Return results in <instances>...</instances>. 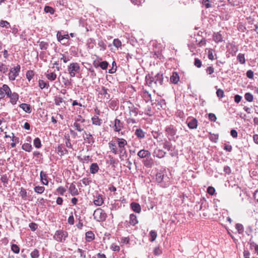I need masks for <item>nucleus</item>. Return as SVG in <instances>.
Returning <instances> with one entry per match:
<instances>
[{"label":"nucleus","instance_id":"obj_1","mask_svg":"<svg viewBox=\"0 0 258 258\" xmlns=\"http://www.w3.org/2000/svg\"><path fill=\"white\" fill-rule=\"evenodd\" d=\"M123 107L125 110V118L127 124L131 125L137 124L139 121L137 118L139 111L138 108L130 101L123 102Z\"/></svg>","mask_w":258,"mask_h":258},{"label":"nucleus","instance_id":"obj_2","mask_svg":"<svg viewBox=\"0 0 258 258\" xmlns=\"http://www.w3.org/2000/svg\"><path fill=\"white\" fill-rule=\"evenodd\" d=\"M127 141L123 138H116L115 141H110L108 143L110 151L115 155H118L121 160L123 159L124 156L126 155L125 146Z\"/></svg>","mask_w":258,"mask_h":258},{"label":"nucleus","instance_id":"obj_3","mask_svg":"<svg viewBox=\"0 0 258 258\" xmlns=\"http://www.w3.org/2000/svg\"><path fill=\"white\" fill-rule=\"evenodd\" d=\"M146 81L147 84L151 87H160L163 85V75L158 73L154 77L149 75L146 76Z\"/></svg>","mask_w":258,"mask_h":258},{"label":"nucleus","instance_id":"obj_4","mask_svg":"<svg viewBox=\"0 0 258 258\" xmlns=\"http://www.w3.org/2000/svg\"><path fill=\"white\" fill-rule=\"evenodd\" d=\"M94 219L98 222H102L106 220L107 215L105 212L101 208L95 210L93 213Z\"/></svg>","mask_w":258,"mask_h":258},{"label":"nucleus","instance_id":"obj_5","mask_svg":"<svg viewBox=\"0 0 258 258\" xmlns=\"http://www.w3.org/2000/svg\"><path fill=\"white\" fill-rule=\"evenodd\" d=\"M80 71V67L77 62L71 63L68 68V72L71 77H74Z\"/></svg>","mask_w":258,"mask_h":258},{"label":"nucleus","instance_id":"obj_6","mask_svg":"<svg viewBox=\"0 0 258 258\" xmlns=\"http://www.w3.org/2000/svg\"><path fill=\"white\" fill-rule=\"evenodd\" d=\"M68 236V234L67 231L60 230L55 232L53 238L58 242H63Z\"/></svg>","mask_w":258,"mask_h":258},{"label":"nucleus","instance_id":"obj_7","mask_svg":"<svg viewBox=\"0 0 258 258\" xmlns=\"http://www.w3.org/2000/svg\"><path fill=\"white\" fill-rule=\"evenodd\" d=\"M20 70V66L18 64L16 67L12 68L9 74L10 80L14 81L17 76L19 75V72Z\"/></svg>","mask_w":258,"mask_h":258},{"label":"nucleus","instance_id":"obj_8","mask_svg":"<svg viewBox=\"0 0 258 258\" xmlns=\"http://www.w3.org/2000/svg\"><path fill=\"white\" fill-rule=\"evenodd\" d=\"M11 93V89L6 84L0 87V99L4 98L6 95H9Z\"/></svg>","mask_w":258,"mask_h":258},{"label":"nucleus","instance_id":"obj_9","mask_svg":"<svg viewBox=\"0 0 258 258\" xmlns=\"http://www.w3.org/2000/svg\"><path fill=\"white\" fill-rule=\"evenodd\" d=\"M188 127L190 129H196L198 126V120L195 118L188 119L187 120Z\"/></svg>","mask_w":258,"mask_h":258},{"label":"nucleus","instance_id":"obj_10","mask_svg":"<svg viewBox=\"0 0 258 258\" xmlns=\"http://www.w3.org/2000/svg\"><path fill=\"white\" fill-rule=\"evenodd\" d=\"M83 138L84 141L89 144L92 145L94 143V139L90 133L84 132Z\"/></svg>","mask_w":258,"mask_h":258},{"label":"nucleus","instance_id":"obj_11","mask_svg":"<svg viewBox=\"0 0 258 258\" xmlns=\"http://www.w3.org/2000/svg\"><path fill=\"white\" fill-rule=\"evenodd\" d=\"M123 123L119 119L116 118L114 120L113 126L114 130L116 132H119L123 128Z\"/></svg>","mask_w":258,"mask_h":258},{"label":"nucleus","instance_id":"obj_12","mask_svg":"<svg viewBox=\"0 0 258 258\" xmlns=\"http://www.w3.org/2000/svg\"><path fill=\"white\" fill-rule=\"evenodd\" d=\"M7 97L10 98V102L12 104H16L19 99V95L16 92L12 93L11 92Z\"/></svg>","mask_w":258,"mask_h":258},{"label":"nucleus","instance_id":"obj_13","mask_svg":"<svg viewBox=\"0 0 258 258\" xmlns=\"http://www.w3.org/2000/svg\"><path fill=\"white\" fill-rule=\"evenodd\" d=\"M138 156L141 158H147L151 156V153L148 150H141L138 152Z\"/></svg>","mask_w":258,"mask_h":258},{"label":"nucleus","instance_id":"obj_14","mask_svg":"<svg viewBox=\"0 0 258 258\" xmlns=\"http://www.w3.org/2000/svg\"><path fill=\"white\" fill-rule=\"evenodd\" d=\"M166 152L162 149L156 148L154 152V156L158 158H162L165 156Z\"/></svg>","mask_w":258,"mask_h":258},{"label":"nucleus","instance_id":"obj_15","mask_svg":"<svg viewBox=\"0 0 258 258\" xmlns=\"http://www.w3.org/2000/svg\"><path fill=\"white\" fill-rule=\"evenodd\" d=\"M69 191L72 196H77L79 194L78 189L74 183H71L69 187Z\"/></svg>","mask_w":258,"mask_h":258},{"label":"nucleus","instance_id":"obj_16","mask_svg":"<svg viewBox=\"0 0 258 258\" xmlns=\"http://www.w3.org/2000/svg\"><path fill=\"white\" fill-rule=\"evenodd\" d=\"M73 127L75 128L76 130L79 132H81L84 131L85 128V125L83 124V123L74 122L73 124Z\"/></svg>","mask_w":258,"mask_h":258},{"label":"nucleus","instance_id":"obj_17","mask_svg":"<svg viewBox=\"0 0 258 258\" xmlns=\"http://www.w3.org/2000/svg\"><path fill=\"white\" fill-rule=\"evenodd\" d=\"M132 209L135 212L139 213L141 211L140 205L137 203L133 202L131 204Z\"/></svg>","mask_w":258,"mask_h":258},{"label":"nucleus","instance_id":"obj_18","mask_svg":"<svg viewBox=\"0 0 258 258\" xmlns=\"http://www.w3.org/2000/svg\"><path fill=\"white\" fill-rule=\"evenodd\" d=\"M92 123L94 125L100 126L102 124V119L99 118L98 116L94 115L92 117Z\"/></svg>","mask_w":258,"mask_h":258},{"label":"nucleus","instance_id":"obj_19","mask_svg":"<svg viewBox=\"0 0 258 258\" xmlns=\"http://www.w3.org/2000/svg\"><path fill=\"white\" fill-rule=\"evenodd\" d=\"M40 179L42 183L44 185H47L48 181L47 179V176L46 174L43 171L40 172Z\"/></svg>","mask_w":258,"mask_h":258},{"label":"nucleus","instance_id":"obj_20","mask_svg":"<svg viewBox=\"0 0 258 258\" xmlns=\"http://www.w3.org/2000/svg\"><path fill=\"white\" fill-rule=\"evenodd\" d=\"M179 81L178 74L176 72H173L172 75L170 77V81L175 84H177Z\"/></svg>","mask_w":258,"mask_h":258},{"label":"nucleus","instance_id":"obj_21","mask_svg":"<svg viewBox=\"0 0 258 258\" xmlns=\"http://www.w3.org/2000/svg\"><path fill=\"white\" fill-rule=\"evenodd\" d=\"M57 153L60 155L62 156L64 154H68V150L64 148L62 145H59L57 148Z\"/></svg>","mask_w":258,"mask_h":258},{"label":"nucleus","instance_id":"obj_22","mask_svg":"<svg viewBox=\"0 0 258 258\" xmlns=\"http://www.w3.org/2000/svg\"><path fill=\"white\" fill-rule=\"evenodd\" d=\"M20 107L24 111L27 113H30L32 111L31 106L29 104L26 103H22L19 105Z\"/></svg>","mask_w":258,"mask_h":258},{"label":"nucleus","instance_id":"obj_23","mask_svg":"<svg viewBox=\"0 0 258 258\" xmlns=\"http://www.w3.org/2000/svg\"><path fill=\"white\" fill-rule=\"evenodd\" d=\"M98 170L99 166L97 163H94L91 164L90 167V171L91 173L94 174L98 171Z\"/></svg>","mask_w":258,"mask_h":258},{"label":"nucleus","instance_id":"obj_24","mask_svg":"<svg viewBox=\"0 0 258 258\" xmlns=\"http://www.w3.org/2000/svg\"><path fill=\"white\" fill-rule=\"evenodd\" d=\"M166 132L168 135L171 136H174L176 134V131L174 130V127L172 125L169 126L167 127H166Z\"/></svg>","mask_w":258,"mask_h":258},{"label":"nucleus","instance_id":"obj_25","mask_svg":"<svg viewBox=\"0 0 258 258\" xmlns=\"http://www.w3.org/2000/svg\"><path fill=\"white\" fill-rule=\"evenodd\" d=\"M214 40L216 43L220 42L223 41L222 35L219 33H214L213 35Z\"/></svg>","mask_w":258,"mask_h":258},{"label":"nucleus","instance_id":"obj_26","mask_svg":"<svg viewBox=\"0 0 258 258\" xmlns=\"http://www.w3.org/2000/svg\"><path fill=\"white\" fill-rule=\"evenodd\" d=\"M138 222V221L137 220L136 216L135 215H134V214L130 215V223L131 225L134 226L136 224H137Z\"/></svg>","mask_w":258,"mask_h":258},{"label":"nucleus","instance_id":"obj_27","mask_svg":"<svg viewBox=\"0 0 258 258\" xmlns=\"http://www.w3.org/2000/svg\"><path fill=\"white\" fill-rule=\"evenodd\" d=\"M86 240L90 242L94 239V234L92 231H88L86 233Z\"/></svg>","mask_w":258,"mask_h":258},{"label":"nucleus","instance_id":"obj_28","mask_svg":"<svg viewBox=\"0 0 258 258\" xmlns=\"http://www.w3.org/2000/svg\"><path fill=\"white\" fill-rule=\"evenodd\" d=\"M136 136L140 139L144 138L145 137V133L141 128L137 129L135 132Z\"/></svg>","mask_w":258,"mask_h":258},{"label":"nucleus","instance_id":"obj_29","mask_svg":"<svg viewBox=\"0 0 258 258\" xmlns=\"http://www.w3.org/2000/svg\"><path fill=\"white\" fill-rule=\"evenodd\" d=\"M22 149L27 152H30L32 149V145L29 143H24L22 145Z\"/></svg>","mask_w":258,"mask_h":258},{"label":"nucleus","instance_id":"obj_30","mask_svg":"<svg viewBox=\"0 0 258 258\" xmlns=\"http://www.w3.org/2000/svg\"><path fill=\"white\" fill-rule=\"evenodd\" d=\"M94 203L96 206H101L103 203V200L101 196H98L97 199L94 201Z\"/></svg>","mask_w":258,"mask_h":258},{"label":"nucleus","instance_id":"obj_31","mask_svg":"<svg viewBox=\"0 0 258 258\" xmlns=\"http://www.w3.org/2000/svg\"><path fill=\"white\" fill-rule=\"evenodd\" d=\"M44 187L41 186H36L34 188L35 192L39 194H42L44 192Z\"/></svg>","mask_w":258,"mask_h":258},{"label":"nucleus","instance_id":"obj_32","mask_svg":"<svg viewBox=\"0 0 258 258\" xmlns=\"http://www.w3.org/2000/svg\"><path fill=\"white\" fill-rule=\"evenodd\" d=\"M157 236L156 232L154 230H151L150 232V240L152 242L154 241L156 239Z\"/></svg>","mask_w":258,"mask_h":258},{"label":"nucleus","instance_id":"obj_33","mask_svg":"<svg viewBox=\"0 0 258 258\" xmlns=\"http://www.w3.org/2000/svg\"><path fill=\"white\" fill-rule=\"evenodd\" d=\"M34 146L35 148L39 149L41 147V141L39 138H36L34 139L33 142Z\"/></svg>","mask_w":258,"mask_h":258},{"label":"nucleus","instance_id":"obj_34","mask_svg":"<svg viewBox=\"0 0 258 258\" xmlns=\"http://www.w3.org/2000/svg\"><path fill=\"white\" fill-rule=\"evenodd\" d=\"M39 255V250L37 249H34L30 253V256L31 258H38Z\"/></svg>","mask_w":258,"mask_h":258},{"label":"nucleus","instance_id":"obj_35","mask_svg":"<svg viewBox=\"0 0 258 258\" xmlns=\"http://www.w3.org/2000/svg\"><path fill=\"white\" fill-rule=\"evenodd\" d=\"M144 164L146 167L150 168L153 165V161L151 159H148V158H147L144 161Z\"/></svg>","mask_w":258,"mask_h":258},{"label":"nucleus","instance_id":"obj_36","mask_svg":"<svg viewBox=\"0 0 258 258\" xmlns=\"http://www.w3.org/2000/svg\"><path fill=\"white\" fill-rule=\"evenodd\" d=\"M99 93L101 95H104L106 96L107 99L109 98L110 95L107 93V89L105 88V87L102 86L101 89L99 92Z\"/></svg>","mask_w":258,"mask_h":258},{"label":"nucleus","instance_id":"obj_37","mask_svg":"<svg viewBox=\"0 0 258 258\" xmlns=\"http://www.w3.org/2000/svg\"><path fill=\"white\" fill-rule=\"evenodd\" d=\"M237 59L239 62L241 64H244L245 62V57L244 54L239 53L237 56Z\"/></svg>","mask_w":258,"mask_h":258},{"label":"nucleus","instance_id":"obj_38","mask_svg":"<svg viewBox=\"0 0 258 258\" xmlns=\"http://www.w3.org/2000/svg\"><path fill=\"white\" fill-rule=\"evenodd\" d=\"M8 68L6 64L0 62V72L5 74L8 71Z\"/></svg>","mask_w":258,"mask_h":258},{"label":"nucleus","instance_id":"obj_39","mask_svg":"<svg viewBox=\"0 0 258 258\" xmlns=\"http://www.w3.org/2000/svg\"><path fill=\"white\" fill-rule=\"evenodd\" d=\"M46 77L50 81H54L56 78V75L54 73H51L47 74Z\"/></svg>","mask_w":258,"mask_h":258},{"label":"nucleus","instance_id":"obj_40","mask_svg":"<svg viewBox=\"0 0 258 258\" xmlns=\"http://www.w3.org/2000/svg\"><path fill=\"white\" fill-rule=\"evenodd\" d=\"M164 178V175L162 173H157L156 175V179L157 181L160 183Z\"/></svg>","mask_w":258,"mask_h":258},{"label":"nucleus","instance_id":"obj_41","mask_svg":"<svg viewBox=\"0 0 258 258\" xmlns=\"http://www.w3.org/2000/svg\"><path fill=\"white\" fill-rule=\"evenodd\" d=\"M113 44L115 47L118 48L121 46V42L118 39H114L113 41Z\"/></svg>","mask_w":258,"mask_h":258},{"label":"nucleus","instance_id":"obj_42","mask_svg":"<svg viewBox=\"0 0 258 258\" xmlns=\"http://www.w3.org/2000/svg\"><path fill=\"white\" fill-rule=\"evenodd\" d=\"M34 75V73L33 71H28L26 73V78L29 81H30V80L32 79Z\"/></svg>","mask_w":258,"mask_h":258},{"label":"nucleus","instance_id":"obj_43","mask_svg":"<svg viewBox=\"0 0 258 258\" xmlns=\"http://www.w3.org/2000/svg\"><path fill=\"white\" fill-rule=\"evenodd\" d=\"M172 147V145L171 144L167 141H166L164 143V144H163V148L165 149H166L168 151H169L171 150V148Z\"/></svg>","mask_w":258,"mask_h":258},{"label":"nucleus","instance_id":"obj_44","mask_svg":"<svg viewBox=\"0 0 258 258\" xmlns=\"http://www.w3.org/2000/svg\"><path fill=\"white\" fill-rule=\"evenodd\" d=\"M19 194L22 199H23L24 200H25L26 199L27 191L24 188H21Z\"/></svg>","mask_w":258,"mask_h":258},{"label":"nucleus","instance_id":"obj_45","mask_svg":"<svg viewBox=\"0 0 258 258\" xmlns=\"http://www.w3.org/2000/svg\"><path fill=\"white\" fill-rule=\"evenodd\" d=\"M245 99L248 102H251L253 100V96L250 93H246L244 96Z\"/></svg>","mask_w":258,"mask_h":258},{"label":"nucleus","instance_id":"obj_46","mask_svg":"<svg viewBox=\"0 0 258 258\" xmlns=\"http://www.w3.org/2000/svg\"><path fill=\"white\" fill-rule=\"evenodd\" d=\"M11 249H12V250L16 253H18L20 251V248H19V246L15 244H13L12 245Z\"/></svg>","mask_w":258,"mask_h":258},{"label":"nucleus","instance_id":"obj_47","mask_svg":"<svg viewBox=\"0 0 258 258\" xmlns=\"http://www.w3.org/2000/svg\"><path fill=\"white\" fill-rule=\"evenodd\" d=\"M131 3L138 6H141L144 2L145 0H130Z\"/></svg>","mask_w":258,"mask_h":258},{"label":"nucleus","instance_id":"obj_48","mask_svg":"<svg viewBox=\"0 0 258 258\" xmlns=\"http://www.w3.org/2000/svg\"><path fill=\"white\" fill-rule=\"evenodd\" d=\"M0 26L2 27L8 28L10 27V24L7 21L1 20L0 21Z\"/></svg>","mask_w":258,"mask_h":258},{"label":"nucleus","instance_id":"obj_49","mask_svg":"<svg viewBox=\"0 0 258 258\" xmlns=\"http://www.w3.org/2000/svg\"><path fill=\"white\" fill-rule=\"evenodd\" d=\"M12 134L13 135L12 140L13 142L11 144V146L12 148H14L16 146V143L18 142L19 139L18 138H16L15 137H14V134L13 133Z\"/></svg>","mask_w":258,"mask_h":258},{"label":"nucleus","instance_id":"obj_50","mask_svg":"<svg viewBox=\"0 0 258 258\" xmlns=\"http://www.w3.org/2000/svg\"><path fill=\"white\" fill-rule=\"evenodd\" d=\"M216 94L217 96L220 98H223L224 97V93L223 90L221 89H218L217 90Z\"/></svg>","mask_w":258,"mask_h":258},{"label":"nucleus","instance_id":"obj_51","mask_svg":"<svg viewBox=\"0 0 258 258\" xmlns=\"http://www.w3.org/2000/svg\"><path fill=\"white\" fill-rule=\"evenodd\" d=\"M108 66V63L106 61H103L100 63L99 66L102 70L107 69Z\"/></svg>","mask_w":258,"mask_h":258},{"label":"nucleus","instance_id":"obj_52","mask_svg":"<svg viewBox=\"0 0 258 258\" xmlns=\"http://www.w3.org/2000/svg\"><path fill=\"white\" fill-rule=\"evenodd\" d=\"M236 228L237 230L239 233H242L243 232V227L241 224H237L236 225Z\"/></svg>","mask_w":258,"mask_h":258},{"label":"nucleus","instance_id":"obj_53","mask_svg":"<svg viewBox=\"0 0 258 258\" xmlns=\"http://www.w3.org/2000/svg\"><path fill=\"white\" fill-rule=\"evenodd\" d=\"M57 192L60 195H63L64 193L66 192V189L64 187L62 186L58 187L56 189Z\"/></svg>","mask_w":258,"mask_h":258},{"label":"nucleus","instance_id":"obj_54","mask_svg":"<svg viewBox=\"0 0 258 258\" xmlns=\"http://www.w3.org/2000/svg\"><path fill=\"white\" fill-rule=\"evenodd\" d=\"M68 37L69 36L68 35H63V36L59 32H58L57 33V38L59 41L61 40L64 38L67 39L68 38Z\"/></svg>","mask_w":258,"mask_h":258},{"label":"nucleus","instance_id":"obj_55","mask_svg":"<svg viewBox=\"0 0 258 258\" xmlns=\"http://www.w3.org/2000/svg\"><path fill=\"white\" fill-rule=\"evenodd\" d=\"M154 254L156 255H159L162 253V250L159 247H156L154 249Z\"/></svg>","mask_w":258,"mask_h":258},{"label":"nucleus","instance_id":"obj_56","mask_svg":"<svg viewBox=\"0 0 258 258\" xmlns=\"http://www.w3.org/2000/svg\"><path fill=\"white\" fill-rule=\"evenodd\" d=\"M85 121V119L83 118L80 115H78L76 118L75 122L84 123Z\"/></svg>","mask_w":258,"mask_h":258},{"label":"nucleus","instance_id":"obj_57","mask_svg":"<svg viewBox=\"0 0 258 258\" xmlns=\"http://www.w3.org/2000/svg\"><path fill=\"white\" fill-rule=\"evenodd\" d=\"M209 119L212 121H216L217 117L215 114L210 113L208 115Z\"/></svg>","mask_w":258,"mask_h":258},{"label":"nucleus","instance_id":"obj_58","mask_svg":"<svg viewBox=\"0 0 258 258\" xmlns=\"http://www.w3.org/2000/svg\"><path fill=\"white\" fill-rule=\"evenodd\" d=\"M63 102H64V100L61 97H57L55 99V103L56 105H59Z\"/></svg>","mask_w":258,"mask_h":258},{"label":"nucleus","instance_id":"obj_59","mask_svg":"<svg viewBox=\"0 0 258 258\" xmlns=\"http://www.w3.org/2000/svg\"><path fill=\"white\" fill-rule=\"evenodd\" d=\"M44 11L46 13H50L53 14L54 13V10L50 7L46 6L44 8Z\"/></svg>","mask_w":258,"mask_h":258},{"label":"nucleus","instance_id":"obj_60","mask_svg":"<svg viewBox=\"0 0 258 258\" xmlns=\"http://www.w3.org/2000/svg\"><path fill=\"white\" fill-rule=\"evenodd\" d=\"M48 44L44 42H41L39 46L41 49L46 50L47 48Z\"/></svg>","mask_w":258,"mask_h":258},{"label":"nucleus","instance_id":"obj_61","mask_svg":"<svg viewBox=\"0 0 258 258\" xmlns=\"http://www.w3.org/2000/svg\"><path fill=\"white\" fill-rule=\"evenodd\" d=\"M39 86L41 89H43L46 87V83L44 81L40 80L39 81Z\"/></svg>","mask_w":258,"mask_h":258},{"label":"nucleus","instance_id":"obj_62","mask_svg":"<svg viewBox=\"0 0 258 258\" xmlns=\"http://www.w3.org/2000/svg\"><path fill=\"white\" fill-rule=\"evenodd\" d=\"M215 191V189L213 187L209 186L207 189V192L210 195H214Z\"/></svg>","mask_w":258,"mask_h":258},{"label":"nucleus","instance_id":"obj_63","mask_svg":"<svg viewBox=\"0 0 258 258\" xmlns=\"http://www.w3.org/2000/svg\"><path fill=\"white\" fill-rule=\"evenodd\" d=\"M194 64L197 67L200 68L202 66V62L199 59L195 58Z\"/></svg>","mask_w":258,"mask_h":258},{"label":"nucleus","instance_id":"obj_64","mask_svg":"<svg viewBox=\"0 0 258 258\" xmlns=\"http://www.w3.org/2000/svg\"><path fill=\"white\" fill-rule=\"evenodd\" d=\"M206 72L209 75H211L214 72V69L212 67H209L206 69Z\"/></svg>","mask_w":258,"mask_h":258}]
</instances>
